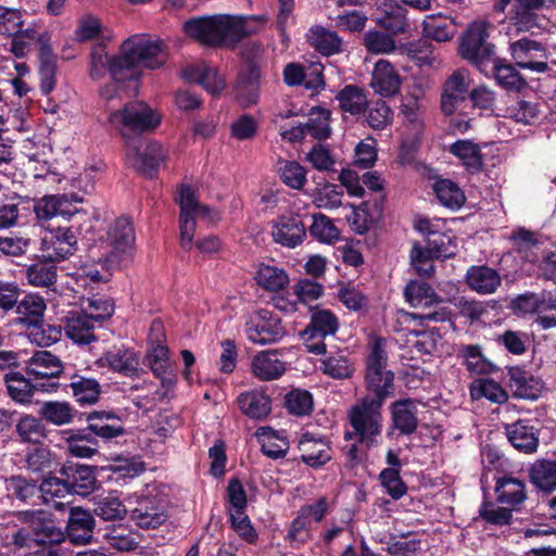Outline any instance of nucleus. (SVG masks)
Listing matches in <instances>:
<instances>
[{
	"label": "nucleus",
	"instance_id": "10",
	"mask_svg": "<svg viewBox=\"0 0 556 556\" xmlns=\"http://www.w3.org/2000/svg\"><path fill=\"white\" fill-rule=\"evenodd\" d=\"M77 248V237L72 228L47 229L41 236V256L50 262H60L73 255Z\"/></svg>",
	"mask_w": 556,
	"mask_h": 556
},
{
	"label": "nucleus",
	"instance_id": "57",
	"mask_svg": "<svg viewBox=\"0 0 556 556\" xmlns=\"http://www.w3.org/2000/svg\"><path fill=\"white\" fill-rule=\"evenodd\" d=\"M309 232L318 241L328 244L336 242L340 237V231L332 220L321 214L313 216V224L309 227Z\"/></svg>",
	"mask_w": 556,
	"mask_h": 556
},
{
	"label": "nucleus",
	"instance_id": "64",
	"mask_svg": "<svg viewBox=\"0 0 556 556\" xmlns=\"http://www.w3.org/2000/svg\"><path fill=\"white\" fill-rule=\"evenodd\" d=\"M536 315V321L543 329L556 327V298L541 294Z\"/></svg>",
	"mask_w": 556,
	"mask_h": 556
},
{
	"label": "nucleus",
	"instance_id": "30",
	"mask_svg": "<svg viewBox=\"0 0 556 556\" xmlns=\"http://www.w3.org/2000/svg\"><path fill=\"white\" fill-rule=\"evenodd\" d=\"M254 279L258 287L269 292H278L289 283L286 270L273 263H260Z\"/></svg>",
	"mask_w": 556,
	"mask_h": 556
},
{
	"label": "nucleus",
	"instance_id": "33",
	"mask_svg": "<svg viewBox=\"0 0 556 556\" xmlns=\"http://www.w3.org/2000/svg\"><path fill=\"white\" fill-rule=\"evenodd\" d=\"M510 387L520 399L536 400L543 390V382L531 374L514 368L510 370Z\"/></svg>",
	"mask_w": 556,
	"mask_h": 556
},
{
	"label": "nucleus",
	"instance_id": "50",
	"mask_svg": "<svg viewBox=\"0 0 556 556\" xmlns=\"http://www.w3.org/2000/svg\"><path fill=\"white\" fill-rule=\"evenodd\" d=\"M470 394L473 399L485 397L491 402L502 404L507 401L508 394L496 381L488 378L477 379L470 384Z\"/></svg>",
	"mask_w": 556,
	"mask_h": 556
},
{
	"label": "nucleus",
	"instance_id": "25",
	"mask_svg": "<svg viewBox=\"0 0 556 556\" xmlns=\"http://www.w3.org/2000/svg\"><path fill=\"white\" fill-rule=\"evenodd\" d=\"M94 520L92 516L79 508L72 507L67 522V535L72 543L84 545L91 541Z\"/></svg>",
	"mask_w": 556,
	"mask_h": 556
},
{
	"label": "nucleus",
	"instance_id": "37",
	"mask_svg": "<svg viewBox=\"0 0 556 556\" xmlns=\"http://www.w3.org/2000/svg\"><path fill=\"white\" fill-rule=\"evenodd\" d=\"M450 153L456 156L471 173L482 169L483 161L480 147L471 140H457L448 148Z\"/></svg>",
	"mask_w": 556,
	"mask_h": 556
},
{
	"label": "nucleus",
	"instance_id": "29",
	"mask_svg": "<svg viewBox=\"0 0 556 556\" xmlns=\"http://www.w3.org/2000/svg\"><path fill=\"white\" fill-rule=\"evenodd\" d=\"M62 370V362L49 351L35 352L27 363V371L35 378L54 379Z\"/></svg>",
	"mask_w": 556,
	"mask_h": 556
},
{
	"label": "nucleus",
	"instance_id": "60",
	"mask_svg": "<svg viewBox=\"0 0 556 556\" xmlns=\"http://www.w3.org/2000/svg\"><path fill=\"white\" fill-rule=\"evenodd\" d=\"M342 197L340 186L326 184L315 190L313 202L319 208L333 210L342 205Z\"/></svg>",
	"mask_w": 556,
	"mask_h": 556
},
{
	"label": "nucleus",
	"instance_id": "43",
	"mask_svg": "<svg viewBox=\"0 0 556 556\" xmlns=\"http://www.w3.org/2000/svg\"><path fill=\"white\" fill-rule=\"evenodd\" d=\"M531 482L540 490L551 493L556 489V462L541 459L530 468Z\"/></svg>",
	"mask_w": 556,
	"mask_h": 556
},
{
	"label": "nucleus",
	"instance_id": "52",
	"mask_svg": "<svg viewBox=\"0 0 556 556\" xmlns=\"http://www.w3.org/2000/svg\"><path fill=\"white\" fill-rule=\"evenodd\" d=\"M104 170V162L93 159L86 164L84 172L73 179L72 186L85 193H90L94 189L96 181L101 179Z\"/></svg>",
	"mask_w": 556,
	"mask_h": 556
},
{
	"label": "nucleus",
	"instance_id": "9",
	"mask_svg": "<svg viewBox=\"0 0 556 556\" xmlns=\"http://www.w3.org/2000/svg\"><path fill=\"white\" fill-rule=\"evenodd\" d=\"M103 255L119 262L129 257L135 248V231L127 217L117 218L109 228L105 239L102 240Z\"/></svg>",
	"mask_w": 556,
	"mask_h": 556
},
{
	"label": "nucleus",
	"instance_id": "8",
	"mask_svg": "<svg viewBox=\"0 0 556 556\" xmlns=\"http://www.w3.org/2000/svg\"><path fill=\"white\" fill-rule=\"evenodd\" d=\"M546 0H515L508 12L507 21L515 34H538L545 29L546 18L539 14Z\"/></svg>",
	"mask_w": 556,
	"mask_h": 556
},
{
	"label": "nucleus",
	"instance_id": "56",
	"mask_svg": "<svg viewBox=\"0 0 556 556\" xmlns=\"http://www.w3.org/2000/svg\"><path fill=\"white\" fill-rule=\"evenodd\" d=\"M321 370L333 379H348L354 372L353 363L342 354L326 357L321 363Z\"/></svg>",
	"mask_w": 556,
	"mask_h": 556
},
{
	"label": "nucleus",
	"instance_id": "22",
	"mask_svg": "<svg viewBox=\"0 0 556 556\" xmlns=\"http://www.w3.org/2000/svg\"><path fill=\"white\" fill-rule=\"evenodd\" d=\"M253 375L262 381L280 378L286 366L277 350H267L257 353L251 364Z\"/></svg>",
	"mask_w": 556,
	"mask_h": 556
},
{
	"label": "nucleus",
	"instance_id": "34",
	"mask_svg": "<svg viewBox=\"0 0 556 556\" xmlns=\"http://www.w3.org/2000/svg\"><path fill=\"white\" fill-rule=\"evenodd\" d=\"M495 494L500 503L511 507L522 504L527 498L525 482L513 477L497 479Z\"/></svg>",
	"mask_w": 556,
	"mask_h": 556
},
{
	"label": "nucleus",
	"instance_id": "61",
	"mask_svg": "<svg viewBox=\"0 0 556 556\" xmlns=\"http://www.w3.org/2000/svg\"><path fill=\"white\" fill-rule=\"evenodd\" d=\"M83 312L96 323L102 321L112 316L114 305L108 298L93 295L83 302Z\"/></svg>",
	"mask_w": 556,
	"mask_h": 556
},
{
	"label": "nucleus",
	"instance_id": "13",
	"mask_svg": "<svg viewBox=\"0 0 556 556\" xmlns=\"http://www.w3.org/2000/svg\"><path fill=\"white\" fill-rule=\"evenodd\" d=\"M165 160V151L157 142H149L143 148L140 140L126 141V161L135 169L150 174Z\"/></svg>",
	"mask_w": 556,
	"mask_h": 556
},
{
	"label": "nucleus",
	"instance_id": "32",
	"mask_svg": "<svg viewBox=\"0 0 556 556\" xmlns=\"http://www.w3.org/2000/svg\"><path fill=\"white\" fill-rule=\"evenodd\" d=\"M260 91V72L256 68H249L239 75L235 87V96L239 104L249 108L256 104Z\"/></svg>",
	"mask_w": 556,
	"mask_h": 556
},
{
	"label": "nucleus",
	"instance_id": "14",
	"mask_svg": "<svg viewBox=\"0 0 556 556\" xmlns=\"http://www.w3.org/2000/svg\"><path fill=\"white\" fill-rule=\"evenodd\" d=\"M23 522L27 523L38 544H55L64 539L62 530L54 525L50 514L45 510H26L20 514Z\"/></svg>",
	"mask_w": 556,
	"mask_h": 556
},
{
	"label": "nucleus",
	"instance_id": "35",
	"mask_svg": "<svg viewBox=\"0 0 556 556\" xmlns=\"http://www.w3.org/2000/svg\"><path fill=\"white\" fill-rule=\"evenodd\" d=\"M65 441L72 456L91 458L98 453V440L88 429L68 432Z\"/></svg>",
	"mask_w": 556,
	"mask_h": 556
},
{
	"label": "nucleus",
	"instance_id": "62",
	"mask_svg": "<svg viewBox=\"0 0 556 556\" xmlns=\"http://www.w3.org/2000/svg\"><path fill=\"white\" fill-rule=\"evenodd\" d=\"M26 276L34 287H50L56 280V267L52 264L36 263L27 268Z\"/></svg>",
	"mask_w": 556,
	"mask_h": 556
},
{
	"label": "nucleus",
	"instance_id": "53",
	"mask_svg": "<svg viewBox=\"0 0 556 556\" xmlns=\"http://www.w3.org/2000/svg\"><path fill=\"white\" fill-rule=\"evenodd\" d=\"M39 492L46 503L53 502V507L62 510L64 509L65 504L54 500L64 497L71 493V490L70 484L66 481L56 477H49L40 484Z\"/></svg>",
	"mask_w": 556,
	"mask_h": 556
},
{
	"label": "nucleus",
	"instance_id": "55",
	"mask_svg": "<svg viewBox=\"0 0 556 556\" xmlns=\"http://www.w3.org/2000/svg\"><path fill=\"white\" fill-rule=\"evenodd\" d=\"M490 63L493 64L495 79L504 88L519 90L525 86V79L513 65L504 64L495 56Z\"/></svg>",
	"mask_w": 556,
	"mask_h": 556
},
{
	"label": "nucleus",
	"instance_id": "58",
	"mask_svg": "<svg viewBox=\"0 0 556 556\" xmlns=\"http://www.w3.org/2000/svg\"><path fill=\"white\" fill-rule=\"evenodd\" d=\"M285 405L290 414L305 416L313 409V396L306 390L293 389L287 393Z\"/></svg>",
	"mask_w": 556,
	"mask_h": 556
},
{
	"label": "nucleus",
	"instance_id": "41",
	"mask_svg": "<svg viewBox=\"0 0 556 556\" xmlns=\"http://www.w3.org/2000/svg\"><path fill=\"white\" fill-rule=\"evenodd\" d=\"M63 473L66 476L71 492L78 494L88 493L96 482L92 469L86 465H68L63 468Z\"/></svg>",
	"mask_w": 556,
	"mask_h": 556
},
{
	"label": "nucleus",
	"instance_id": "46",
	"mask_svg": "<svg viewBox=\"0 0 556 556\" xmlns=\"http://www.w3.org/2000/svg\"><path fill=\"white\" fill-rule=\"evenodd\" d=\"M404 296L413 307H429L440 302L434 290L424 281H410L407 283Z\"/></svg>",
	"mask_w": 556,
	"mask_h": 556
},
{
	"label": "nucleus",
	"instance_id": "59",
	"mask_svg": "<svg viewBox=\"0 0 556 556\" xmlns=\"http://www.w3.org/2000/svg\"><path fill=\"white\" fill-rule=\"evenodd\" d=\"M104 539L111 547L119 552H129L138 546L137 534L123 527L108 530Z\"/></svg>",
	"mask_w": 556,
	"mask_h": 556
},
{
	"label": "nucleus",
	"instance_id": "4",
	"mask_svg": "<svg viewBox=\"0 0 556 556\" xmlns=\"http://www.w3.org/2000/svg\"><path fill=\"white\" fill-rule=\"evenodd\" d=\"M382 404L383 402L380 400L365 396L349 410V419L357 440L367 448L382 443Z\"/></svg>",
	"mask_w": 556,
	"mask_h": 556
},
{
	"label": "nucleus",
	"instance_id": "49",
	"mask_svg": "<svg viewBox=\"0 0 556 556\" xmlns=\"http://www.w3.org/2000/svg\"><path fill=\"white\" fill-rule=\"evenodd\" d=\"M330 111L324 108H313L309 111L308 119L305 124L304 134L316 139H327L331 134L329 125Z\"/></svg>",
	"mask_w": 556,
	"mask_h": 556
},
{
	"label": "nucleus",
	"instance_id": "2",
	"mask_svg": "<svg viewBox=\"0 0 556 556\" xmlns=\"http://www.w3.org/2000/svg\"><path fill=\"white\" fill-rule=\"evenodd\" d=\"M167 61V51L161 40L146 36H132L121 46L117 58L111 64V77L132 80L140 75V67L155 70Z\"/></svg>",
	"mask_w": 556,
	"mask_h": 556
},
{
	"label": "nucleus",
	"instance_id": "7",
	"mask_svg": "<svg viewBox=\"0 0 556 556\" xmlns=\"http://www.w3.org/2000/svg\"><path fill=\"white\" fill-rule=\"evenodd\" d=\"M490 23L483 20L472 22L460 38L459 54L481 71L494 58V46L488 42Z\"/></svg>",
	"mask_w": 556,
	"mask_h": 556
},
{
	"label": "nucleus",
	"instance_id": "3",
	"mask_svg": "<svg viewBox=\"0 0 556 556\" xmlns=\"http://www.w3.org/2000/svg\"><path fill=\"white\" fill-rule=\"evenodd\" d=\"M161 121L162 114L144 102L128 103L109 115L110 125L127 141H135L132 137L153 131Z\"/></svg>",
	"mask_w": 556,
	"mask_h": 556
},
{
	"label": "nucleus",
	"instance_id": "42",
	"mask_svg": "<svg viewBox=\"0 0 556 556\" xmlns=\"http://www.w3.org/2000/svg\"><path fill=\"white\" fill-rule=\"evenodd\" d=\"M307 41L324 55L338 53L342 43L340 37L334 31L321 26H314L309 29Z\"/></svg>",
	"mask_w": 556,
	"mask_h": 556
},
{
	"label": "nucleus",
	"instance_id": "12",
	"mask_svg": "<svg viewBox=\"0 0 556 556\" xmlns=\"http://www.w3.org/2000/svg\"><path fill=\"white\" fill-rule=\"evenodd\" d=\"M509 51L515 64L520 68L536 73H544L548 68L546 49L539 41L521 38L510 43Z\"/></svg>",
	"mask_w": 556,
	"mask_h": 556
},
{
	"label": "nucleus",
	"instance_id": "48",
	"mask_svg": "<svg viewBox=\"0 0 556 556\" xmlns=\"http://www.w3.org/2000/svg\"><path fill=\"white\" fill-rule=\"evenodd\" d=\"M39 415L52 425L63 426L73 421L75 409L67 402L49 401L40 406Z\"/></svg>",
	"mask_w": 556,
	"mask_h": 556
},
{
	"label": "nucleus",
	"instance_id": "31",
	"mask_svg": "<svg viewBox=\"0 0 556 556\" xmlns=\"http://www.w3.org/2000/svg\"><path fill=\"white\" fill-rule=\"evenodd\" d=\"M506 433L513 446L523 453L536 451L539 438L534 427L519 420L506 426Z\"/></svg>",
	"mask_w": 556,
	"mask_h": 556
},
{
	"label": "nucleus",
	"instance_id": "19",
	"mask_svg": "<svg viewBox=\"0 0 556 556\" xmlns=\"http://www.w3.org/2000/svg\"><path fill=\"white\" fill-rule=\"evenodd\" d=\"M87 429L97 437L111 440L123 435L125 428L121 417L111 410H94L87 416Z\"/></svg>",
	"mask_w": 556,
	"mask_h": 556
},
{
	"label": "nucleus",
	"instance_id": "1",
	"mask_svg": "<svg viewBox=\"0 0 556 556\" xmlns=\"http://www.w3.org/2000/svg\"><path fill=\"white\" fill-rule=\"evenodd\" d=\"M263 23L264 18L257 15L217 14L189 20L184 24V29L202 45L219 47L233 45L256 33Z\"/></svg>",
	"mask_w": 556,
	"mask_h": 556
},
{
	"label": "nucleus",
	"instance_id": "28",
	"mask_svg": "<svg viewBox=\"0 0 556 556\" xmlns=\"http://www.w3.org/2000/svg\"><path fill=\"white\" fill-rule=\"evenodd\" d=\"M392 424L402 434L417 429V402L412 399L399 400L391 405Z\"/></svg>",
	"mask_w": 556,
	"mask_h": 556
},
{
	"label": "nucleus",
	"instance_id": "38",
	"mask_svg": "<svg viewBox=\"0 0 556 556\" xmlns=\"http://www.w3.org/2000/svg\"><path fill=\"white\" fill-rule=\"evenodd\" d=\"M15 306L18 315L16 324L29 326L42 321L46 311V302L42 296L34 293L27 294Z\"/></svg>",
	"mask_w": 556,
	"mask_h": 556
},
{
	"label": "nucleus",
	"instance_id": "20",
	"mask_svg": "<svg viewBox=\"0 0 556 556\" xmlns=\"http://www.w3.org/2000/svg\"><path fill=\"white\" fill-rule=\"evenodd\" d=\"M101 367H109L124 376H134L138 371L139 359L136 353L125 346L113 348L97 362Z\"/></svg>",
	"mask_w": 556,
	"mask_h": 556
},
{
	"label": "nucleus",
	"instance_id": "45",
	"mask_svg": "<svg viewBox=\"0 0 556 556\" xmlns=\"http://www.w3.org/2000/svg\"><path fill=\"white\" fill-rule=\"evenodd\" d=\"M338 329V319L328 309H318L312 314L311 323L304 334L309 339H324L328 334H334Z\"/></svg>",
	"mask_w": 556,
	"mask_h": 556
},
{
	"label": "nucleus",
	"instance_id": "63",
	"mask_svg": "<svg viewBox=\"0 0 556 556\" xmlns=\"http://www.w3.org/2000/svg\"><path fill=\"white\" fill-rule=\"evenodd\" d=\"M364 45L370 53L375 54H388L396 49L393 37L379 30L367 31L364 36Z\"/></svg>",
	"mask_w": 556,
	"mask_h": 556
},
{
	"label": "nucleus",
	"instance_id": "16",
	"mask_svg": "<svg viewBox=\"0 0 556 556\" xmlns=\"http://www.w3.org/2000/svg\"><path fill=\"white\" fill-rule=\"evenodd\" d=\"M271 236L276 243L293 249L303 242L306 230L299 216L282 215L274 223Z\"/></svg>",
	"mask_w": 556,
	"mask_h": 556
},
{
	"label": "nucleus",
	"instance_id": "26",
	"mask_svg": "<svg viewBox=\"0 0 556 556\" xmlns=\"http://www.w3.org/2000/svg\"><path fill=\"white\" fill-rule=\"evenodd\" d=\"M237 403L241 413L254 420H263L271 412L270 397L261 390L241 393L237 399Z\"/></svg>",
	"mask_w": 556,
	"mask_h": 556
},
{
	"label": "nucleus",
	"instance_id": "6",
	"mask_svg": "<svg viewBox=\"0 0 556 556\" xmlns=\"http://www.w3.org/2000/svg\"><path fill=\"white\" fill-rule=\"evenodd\" d=\"M393 379V372L387 369L386 341L377 338L372 341L366 359L365 382L367 389L375 394L370 397L384 402L392 393Z\"/></svg>",
	"mask_w": 556,
	"mask_h": 556
},
{
	"label": "nucleus",
	"instance_id": "51",
	"mask_svg": "<svg viewBox=\"0 0 556 556\" xmlns=\"http://www.w3.org/2000/svg\"><path fill=\"white\" fill-rule=\"evenodd\" d=\"M434 192L440 203L451 210L459 208L465 202V194L462 189L448 179L437 181Z\"/></svg>",
	"mask_w": 556,
	"mask_h": 556
},
{
	"label": "nucleus",
	"instance_id": "27",
	"mask_svg": "<svg viewBox=\"0 0 556 556\" xmlns=\"http://www.w3.org/2000/svg\"><path fill=\"white\" fill-rule=\"evenodd\" d=\"M469 288L480 294L494 293L501 286L502 278L498 273L488 266H471L466 274Z\"/></svg>",
	"mask_w": 556,
	"mask_h": 556
},
{
	"label": "nucleus",
	"instance_id": "18",
	"mask_svg": "<svg viewBox=\"0 0 556 556\" xmlns=\"http://www.w3.org/2000/svg\"><path fill=\"white\" fill-rule=\"evenodd\" d=\"M130 518L140 528L155 529L167 520L168 515L163 502L144 497L130 510Z\"/></svg>",
	"mask_w": 556,
	"mask_h": 556
},
{
	"label": "nucleus",
	"instance_id": "11",
	"mask_svg": "<svg viewBox=\"0 0 556 556\" xmlns=\"http://www.w3.org/2000/svg\"><path fill=\"white\" fill-rule=\"evenodd\" d=\"M248 339L256 344H270L279 341L285 329L280 319L267 309L255 312L245 324Z\"/></svg>",
	"mask_w": 556,
	"mask_h": 556
},
{
	"label": "nucleus",
	"instance_id": "17",
	"mask_svg": "<svg viewBox=\"0 0 556 556\" xmlns=\"http://www.w3.org/2000/svg\"><path fill=\"white\" fill-rule=\"evenodd\" d=\"M369 85L377 94L392 97L400 91L402 77L389 61L379 60L374 66Z\"/></svg>",
	"mask_w": 556,
	"mask_h": 556
},
{
	"label": "nucleus",
	"instance_id": "47",
	"mask_svg": "<svg viewBox=\"0 0 556 556\" xmlns=\"http://www.w3.org/2000/svg\"><path fill=\"white\" fill-rule=\"evenodd\" d=\"M70 387L75 400L81 405H92L99 401L101 386L93 378L73 377Z\"/></svg>",
	"mask_w": 556,
	"mask_h": 556
},
{
	"label": "nucleus",
	"instance_id": "23",
	"mask_svg": "<svg viewBox=\"0 0 556 556\" xmlns=\"http://www.w3.org/2000/svg\"><path fill=\"white\" fill-rule=\"evenodd\" d=\"M421 26L424 36L437 42L450 41L458 31L455 20L441 13L427 15Z\"/></svg>",
	"mask_w": 556,
	"mask_h": 556
},
{
	"label": "nucleus",
	"instance_id": "40",
	"mask_svg": "<svg viewBox=\"0 0 556 556\" xmlns=\"http://www.w3.org/2000/svg\"><path fill=\"white\" fill-rule=\"evenodd\" d=\"M458 355L471 375H489L496 370V366L482 354L479 345H463Z\"/></svg>",
	"mask_w": 556,
	"mask_h": 556
},
{
	"label": "nucleus",
	"instance_id": "24",
	"mask_svg": "<svg viewBox=\"0 0 556 556\" xmlns=\"http://www.w3.org/2000/svg\"><path fill=\"white\" fill-rule=\"evenodd\" d=\"M8 394L16 403L26 404L30 402L35 389H40L46 392H52L58 389L56 382L46 384L33 386L20 372H9L4 377Z\"/></svg>",
	"mask_w": 556,
	"mask_h": 556
},
{
	"label": "nucleus",
	"instance_id": "54",
	"mask_svg": "<svg viewBox=\"0 0 556 556\" xmlns=\"http://www.w3.org/2000/svg\"><path fill=\"white\" fill-rule=\"evenodd\" d=\"M117 55L110 58L105 48L102 45H96L89 58L88 74L92 80H101L105 77L106 73L111 74V64Z\"/></svg>",
	"mask_w": 556,
	"mask_h": 556
},
{
	"label": "nucleus",
	"instance_id": "39",
	"mask_svg": "<svg viewBox=\"0 0 556 556\" xmlns=\"http://www.w3.org/2000/svg\"><path fill=\"white\" fill-rule=\"evenodd\" d=\"M255 435L262 446V452L274 459L285 457L289 450V442L281 433L269 427H261Z\"/></svg>",
	"mask_w": 556,
	"mask_h": 556
},
{
	"label": "nucleus",
	"instance_id": "15",
	"mask_svg": "<svg viewBox=\"0 0 556 556\" xmlns=\"http://www.w3.org/2000/svg\"><path fill=\"white\" fill-rule=\"evenodd\" d=\"M469 86L470 78L466 70L455 71L445 80L441 97V109L444 114L455 113L466 102Z\"/></svg>",
	"mask_w": 556,
	"mask_h": 556
},
{
	"label": "nucleus",
	"instance_id": "44",
	"mask_svg": "<svg viewBox=\"0 0 556 556\" xmlns=\"http://www.w3.org/2000/svg\"><path fill=\"white\" fill-rule=\"evenodd\" d=\"M336 100L339 103V108L351 115L362 114L367 105L364 90L354 85H346L341 89L337 93Z\"/></svg>",
	"mask_w": 556,
	"mask_h": 556
},
{
	"label": "nucleus",
	"instance_id": "5",
	"mask_svg": "<svg viewBox=\"0 0 556 556\" xmlns=\"http://www.w3.org/2000/svg\"><path fill=\"white\" fill-rule=\"evenodd\" d=\"M179 235L181 248L190 251L193 247L195 233V218H203L210 223L219 219V214L207 205L201 204L194 191L189 186H181L179 192Z\"/></svg>",
	"mask_w": 556,
	"mask_h": 556
},
{
	"label": "nucleus",
	"instance_id": "36",
	"mask_svg": "<svg viewBox=\"0 0 556 556\" xmlns=\"http://www.w3.org/2000/svg\"><path fill=\"white\" fill-rule=\"evenodd\" d=\"M94 324L96 321L84 312L74 313L67 317L65 333L74 342L87 344L94 340Z\"/></svg>",
	"mask_w": 556,
	"mask_h": 556
},
{
	"label": "nucleus",
	"instance_id": "21",
	"mask_svg": "<svg viewBox=\"0 0 556 556\" xmlns=\"http://www.w3.org/2000/svg\"><path fill=\"white\" fill-rule=\"evenodd\" d=\"M299 450L302 460L311 467H320L331 459L328 442L308 432L302 434Z\"/></svg>",
	"mask_w": 556,
	"mask_h": 556
}]
</instances>
